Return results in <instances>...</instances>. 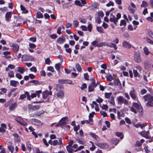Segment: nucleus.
Listing matches in <instances>:
<instances>
[{"mask_svg": "<svg viewBox=\"0 0 153 153\" xmlns=\"http://www.w3.org/2000/svg\"><path fill=\"white\" fill-rule=\"evenodd\" d=\"M132 105L133 107L137 109H139L140 108V105L139 104L135 102H134L132 103Z\"/></svg>", "mask_w": 153, "mask_h": 153, "instance_id": "36", "label": "nucleus"}, {"mask_svg": "<svg viewBox=\"0 0 153 153\" xmlns=\"http://www.w3.org/2000/svg\"><path fill=\"white\" fill-rule=\"evenodd\" d=\"M64 95V93L62 91H60L59 92L56 94L57 97L59 98H62Z\"/></svg>", "mask_w": 153, "mask_h": 153, "instance_id": "28", "label": "nucleus"}, {"mask_svg": "<svg viewBox=\"0 0 153 153\" xmlns=\"http://www.w3.org/2000/svg\"><path fill=\"white\" fill-rule=\"evenodd\" d=\"M8 148L11 153H13V152L14 148L13 146L10 145L8 146Z\"/></svg>", "mask_w": 153, "mask_h": 153, "instance_id": "55", "label": "nucleus"}, {"mask_svg": "<svg viewBox=\"0 0 153 153\" xmlns=\"http://www.w3.org/2000/svg\"><path fill=\"white\" fill-rule=\"evenodd\" d=\"M134 60L135 62L140 63L141 62V60L139 51L135 52L134 54Z\"/></svg>", "mask_w": 153, "mask_h": 153, "instance_id": "2", "label": "nucleus"}, {"mask_svg": "<svg viewBox=\"0 0 153 153\" xmlns=\"http://www.w3.org/2000/svg\"><path fill=\"white\" fill-rule=\"evenodd\" d=\"M33 122L35 123V124L38 126H41L42 125V123L41 121L38 120V119H33Z\"/></svg>", "mask_w": 153, "mask_h": 153, "instance_id": "19", "label": "nucleus"}, {"mask_svg": "<svg viewBox=\"0 0 153 153\" xmlns=\"http://www.w3.org/2000/svg\"><path fill=\"white\" fill-rule=\"evenodd\" d=\"M12 47L14 51L15 52H17L19 48V46L18 44L16 43H13L12 45Z\"/></svg>", "mask_w": 153, "mask_h": 153, "instance_id": "10", "label": "nucleus"}, {"mask_svg": "<svg viewBox=\"0 0 153 153\" xmlns=\"http://www.w3.org/2000/svg\"><path fill=\"white\" fill-rule=\"evenodd\" d=\"M73 25L75 27H77L79 25V22L77 21H74Z\"/></svg>", "mask_w": 153, "mask_h": 153, "instance_id": "54", "label": "nucleus"}, {"mask_svg": "<svg viewBox=\"0 0 153 153\" xmlns=\"http://www.w3.org/2000/svg\"><path fill=\"white\" fill-rule=\"evenodd\" d=\"M100 113L101 114L103 115L104 117H107L108 116L107 113L105 111H100Z\"/></svg>", "mask_w": 153, "mask_h": 153, "instance_id": "53", "label": "nucleus"}, {"mask_svg": "<svg viewBox=\"0 0 153 153\" xmlns=\"http://www.w3.org/2000/svg\"><path fill=\"white\" fill-rule=\"evenodd\" d=\"M79 138L76 139V141H77V142L79 143V144L82 145H84L85 144V142L84 140H80L79 139Z\"/></svg>", "mask_w": 153, "mask_h": 153, "instance_id": "37", "label": "nucleus"}, {"mask_svg": "<svg viewBox=\"0 0 153 153\" xmlns=\"http://www.w3.org/2000/svg\"><path fill=\"white\" fill-rule=\"evenodd\" d=\"M123 46L125 48L128 49H130L131 48V45L129 43L125 41L123 42Z\"/></svg>", "mask_w": 153, "mask_h": 153, "instance_id": "9", "label": "nucleus"}, {"mask_svg": "<svg viewBox=\"0 0 153 153\" xmlns=\"http://www.w3.org/2000/svg\"><path fill=\"white\" fill-rule=\"evenodd\" d=\"M19 83L18 81L14 80H11L10 82V85L14 87H16V84Z\"/></svg>", "mask_w": 153, "mask_h": 153, "instance_id": "14", "label": "nucleus"}, {"mask_svg": "<svg viewBox=\"0 0 153 153\" xmlns=\"http://www.w3.org/2000/svg\"><path fill=\"white\" fill-rule=\"evenodd\" d=\"M87 88V85L86 84L84 83L82 85L80 88L81 90H83L84 89L86 88Z\"/></svg>", "mask_w": 153, "mask_h": 153, "instance_id": "52", "label": "nucleus"}, {"mask_svg": "<svg viewBox=\"0 0 153 153\" xmlns=\"http://www.w3.org/2000/svg\"><path fill=\"white\" fill-rule=\"evenodd\" d=\"M95 21L97 22L98 24H100L101 22V20L100 18L99 17L97 16L95 18Z\"/></svg>", "mask_w": 153, "mask_h": 153, "instance_id": "50", "label": "nucleus"}, {"mask_svg": "<svg viewBox=\"0 0 153 153\" xmlns=\"http://www.w3.org/2000/svg\"><path fill=\"white\" fill-rule=\"evenodd\" d=\"M96 87H94L91 85H89L88 86V91L89 92H91L93 91L94 90V88Z\"/></svg>", "mask_w": 153, "mask_h": 153, "instance_id": "40", "label": "nucleus"}, {"mask_svg": "<svg viewBox=\"0 0 153 153\" xmlns=\"http://www.w3.org/2000/svg\"><path fill=\"white\" fill-rule=\"evenodd\" d=\"M14 136L15 140L17 142H19L20 141V139L19 135L16 133L13 134Z\"/></svg>", "mask_w": 153, "mask_h": 153, "instance_id": "15", "label": "nucleus"}, {"mask_svg": "<svg viewBox=\"0 0 153 153\" xmlns=\"http://www.w3.org/2000/svg\"><path fill=\"white\" fill-rule=\"evenodd\" d=\"M40 106L38 105H33L31 107V108L33 111H35L39 109Z\"/></svg>", "mask_w": 153, "mask_h": 153, "instance_id": "23", "label": "nucleus"}, {"mask_svg": "<svg viewBox=\"0 0 153 153\" xmlns=\"http://www.w3.org/2000/svg\"><path fill=\"white\" fill-rule=\"evenodd\" d=\"M99 7V5L96 2H94L89 7H90L91 9H98Z\"/></svg>", "mask_w": 153, "mask_h": 153, "instance_id": "13", "label": "nucleus"}, {"mask_svg": "<svg viewBox=\"0 0 153 153\" xmlns=\"http://www.w3.org/2000/svg\"><path fill=\"white\" fill-rule=\"evenodd\" d=\"M113 84L115 86H118L119 87L122 88L121 82L119 79H116L114 81Z\"/></svg>", "mask_w": 153, "mask_h": 153, "instance_id": "8", "label": "nucleus"}, {"mask_svg": "<svg viewBox=\"0 0 153 153\" xmlns=\"http://www.w3.org/2000/svg\"><path fill=\"white\" fill-rule=\"evenodd\" d=\"M65 84H72L73 83H72V80L69 79H65Z\"/></svg>", "mask_w": 153, "mask_h": 153, "instance_id": "58", "label": "nucleus"}, {"mask_svg": "<svg viewBox=\"0 0 153 153\" xmlns=\"http://www.w3.org/2000/svg\"><path fill=\"white\" fill-rule=\"evenodd\" d=\"M115 133L116 135L117 136L120 137V139H122L123 138L124 136L122 133L118 132H116Z\"/></svg>", "mask_w": 153, "mask_h": 153, "instance_id": "25", "label": "nucleus"}, {"mask_svg": "<svg viewBox=\"0 0 153 153\" xmlns=\"http://www.w3.org/2000/svg\"><path fill=\"white\" fill-rule=\"evenodd\" d=\"M143 98L145 101H147V102L146 103V105L147 107H153V96L150 94H147L143 97Z\"/></svg>", "mask_w": 153, "mask_h": 153, "instance_id": "1", "label": "nucleus"}, {"mask_svg": "<svg viewBox=\"0 0 153 153\" xmlns=\"http://www.w3.org/2000/svg\"><path fill=\"white\" fill-rule=\"evenodd\" d=\"M148 3L145 1H142L141 6V7H146L148 6Z\"/></svg>", "mask_w": 153, "mask_h": 153, "instance_id": "38", "label": "nucleus"}, {"mask_svg": "<svg viewBox=\"0 0 153 153\" xmlns=\"http://www.w3.org/2000/svg\"><path fill=\"white\" fill-rule=\"evenodd\" d=\"M26 146L27 149L28 150V151L30 152L32 149V145L29 142H27L26 143Z\"/></svg>", "mask_w": 153, "mask_h": 153, "instance_id": "20", "label": "nucleus"}, {"mask_svg": "<svg viewBox=\"0 0 153 153\" xmlns=\"http://www.w3.org/2000/svg\"><path fill=\"white\" fill-rule=\"evenodd\" d=\"M11 12H9L6 13L5 14L6 20L7 21H8L9 19L8 18L11 17Z\"/></svg>", "mask_w": 153, "mask_h": 153, "instance_id": "21", "label": "nucleus"}, {"mask_svg": "<svg viewBox=\"0 0 153 153\" xmlns=\"http://www.w3.org/2000/svg\"><path fill=\"white\" fill-rule=\"evenodd\" d=\"M143 50L144 53L146 55H148L149 54L150 52L149 51L148 48L147 47H144L143 48Z\"/></svg>", "mask_w": 153, "mask_h": 153, "instance_id": "33", "label": "nucleus"}, {"mask_svg": "<svg viewBox=\"0 0 153 153\" xmlns=\"http://www.w3.org/2000/svg\"><path fill=\"white\" fill-rule=\"evenodd\" d=\"M119 142V140L117 139H114L112 140L113 144L117 145Z\"/></svg>", "mask_w": 153, "mask_h": 153, "instance_id": "45", "label": "nucleus"}, {"mask_svg": "<svg viewBox=\"0 0 153 153\" xmlns=\"http://www.w3.org/2000/svg\"><path fill=\"white\" fill-rule=\"evenodd\" d=\"M149 62L148 61H146L144 62V65L145 69H147L148 68V66L149 65Z\"/></svg>", "mask_w": 153, "mask_h": 153, "instance_id": "46", "label": "nucleus"}, {"mask_svg": "<svg viewBox=\"0 0 153 153\" xmlns=\"http://www.w3.org/2000/svg\"><path fill=\"white\" fill-rule=\"evenodd\" d=\"M107 46L110 48H113L115 50L117 49L116 45L113 43H111L110 45H107Z\"/></svg>", "mask_w": 153, "mask_h": 153, "instance_id": "39", "label": "nucleus"}, {"mask_svg": "<svg viewBox=\"0 0 153 153\" xmlns=\"http://www.w3.org/2000/svg\"><path fill=\"white\" fill-rule=\"evenodd\" d=\"M96 28L98 31L102 33H103V29L101 27L97 26Z\"/></svg>", "mask_w": 153, "mask_h": 153, "instance_id": "42", "label": "nucleus"}, {"mask_svg": "<svg viewBox=\"0 0 153 153\" xmlns=\"http://www.w3.org/2000/svg\"><path fill=\"white\" fill-rule=\"evenodd\" d=\"M96 145L100 148L104 149H106L108 147V145L105 143H98L96 144Z\"/></svg>", "mask_w": 153, "mask_h": 153, "instance_id": "6", "label": "nucleus"}, {"mask_svg": "<svg viewBox=\"0 0 153 153\" xmlns=\"http://www.w3.org/2000/svg\"><path fill=\"white\" fill-rule=\"evenodd\" d=\"M36 18H42L43 17V14L40 12L38 11L37 12L36 15Z\"/></svg>", "mask_w": 153, "mask_h": 153, "instance_id": "22", "label": "nucleus"}, {"mask_svg": "<svg viewBox=\"0 0 153 153\" xmlns=\"http://www.w3.org/2000/svg\"><path fill=\"white\" fill-rule=\"evenodd\" d=\"M135 90L134 88H133V90L131 91L129 93V94L131 98L134 100H135L136 99V96L134 94Z\"/></svg>", "mask_w": 153, "mask_h": 153, "instance_id": "11", "label": "nucleus"}, {"mask_svg": "<svg viewBox=\"0 0 153 153\" xmlns=\"http://www.w3.org/2000/svg\"><path fill=\"white\" fill-rule=\"evenodd\" d=\"M79 139H83L84 137L83 136V132L82 130H79Z\"/></svg>", "mask_w": 153, "mask_h": 153, "instance_id": "47", "label": "nucleus"}, {"mask_svg": "<svg viewBox=\"0 0 153 153\" xmlns=\"http://www.w3.org/2000/svg\"><path fill=\"white\" fill-rule=\"evenodd\" d=\"M30 71L31 72H36L37 71V69L36 67L33 66L31 67L30 69Z\"/></svg>", "mask_w": 153, "mask_h": 153, "instance_id": "56", "label": "nucleus"}, {"mask_svg": "<svg viewBox=\"0 0 153 153\" xmlns=\"http://www.w3.org/2000/svg\"><path fill=\"white\" fill-rule=\"evenodd\" d=\"M75 3L76 5L77 6H79L81 7L82 6V4L81 3L80 1L76 0L75 1Z\"/></svg>", "mask_w": 153, "mask_h": 153, "instance_id": "51", "label": "nucleus"}, {"mask_svg": "<svg viewBox=\"0 0 153 153\" xmlns=\"http://www.w3.org/2000/svg\"><path fill=\"white\" fill-rule=\"evenodd\" d=\"M105 45V42H100L98 43V44L97 45V47H102L103 45Z\"/></svg>", "mask_w": 153, "mask_h": 153, "instance_id": "49", "label": "nucleus"}, {"mask_svg": "<svg viewBox=\"0 0 153 153\" xmlns=\"http://www.w3.org/2000/svg\"><path fill=\"white\" fill-rule=\"evenodd\" d=\"M114 5V3L112 1H110L108 3L106 4V5L107 7H110L111 6H113Z\"/></svg>", "mask_w": 153, "mask_h": 153, "instance_id": "64", "label": "nucleus"}, {"mask_svg": "<svg viewBox=\"0 0 153 153\" xmlns=\"http://www.w3.org/2000/svg\"><path fill=\"white\" fill-rule=\"evenodd\" d=\"M27 97V99L29 100H31L30 97V94L29 92L27 91H25L24 94H22L20 95L19 100L20 99L21 100H23L26 97Z\"/></svg>", "mask_w": 153, "mask_h": 153, "instance_id": "4", "label": "nucleus"}, {"mask_svg": "<svg viewBox=\"0 0 153 153\" xmlns=\"http://www.w3.org/2000/svg\"><path fill=\"white\" fill-rule=\"evenodd\" d=\"M24 69L22 67H18V71L21 74H23L24 72Z\"/></svg>", "mask_w": 153, "mask_h": 153, "instance_id": "48", "label": "nucleus"}, {"mask_svg": "<svg viewBox=\"0 0 153 153\" xmlns=\"http://www.w3.org/2000/svg\"><path fill=\"white\" fill-rule=\"evenodd\" d=\"M47 69L48 70L51 71L52 72H53L54 71L53 68L52 66H49L48 67Z\"/></svg>", "mask_w": 153, "mask_h": 153, "instance_id": "59", "label": "nucleus"}, {"mask_svg": "<svg viewBox=\"0 0 153 153\" xmlns=\"http://www.w3.org/2000/svg\"><path fill=\"white\" fill-rule=\"evenodd\" d=\"M65 40V39H64L63 38L59 37L57 39L56 42L59 44H62L64 43Z\"/></svg>", "mask_w": 153, "mask_h": 153, "instance_id": "17", "label": "nucleus"}, {"mask_svg": "<svg viewBox=\"0 0 153 153\" xmlns=\"http://www.w3.org/2000/svg\"><path fill=\"white\" fill-rule=\"evenodd\" d=\"M108 102L113 105H115L114 98L113 96L111 97L110 100L109 101H108Z\"/></svg>", "mask_w": 153, "mask_h": 153, "instance_id": "27", "label": "nucleus"}, {"mask_svg": "<svg viewBox=\"0 0 153 153\" xmlns=\"http://www.w3.org/2000/svg\"><path fill=\"white\" fill-rule=\"evenodd\" d=\"M17 104L16 102L12 104L9 107V110L10 111H13L17 107Z\"/></svg>", "mask_w": 153, "mask_h": 153, "instance_id": "16", "label": "nucleus"}, {"mask_svg": "<svg viewBox=\"0 0 153 153\" xmlns=\"http://www.w3.org/2000/svg\"><path fill=\"white\" fill-rule=\"evenodd\" d=\"M91 82L90 85L93 86L94 87H96L97 86V84H96L95 79L94 78H93L91 79Z\"/></svg>", "mask_w": 153, "mask_h": 153, "instance_id": "35", "label": "nucleus"}, {"mask_svg": "<svg viewBox=\"0 0 153 153\" xmlns=\"http://www.w3.org/2000/svg\"><path fill=\"white\" fill-rule=\"evenodd\" d=\"M66 148L68 152L69 153H73V152L74 150L72 146H66Z\"/></svg>", "mask_w": 153, "mask_h": 153, "instance_id": "18", "label": "nucleus"}, {"mask_svg": "<svg viewBox=\"0 0 153 153\" xmlns=\"http://www.w3.org/2000/svg\"><path fill=\"white\" fill-rule=\"evenodd\" d=\"M67 119L68 117H63L59 121V122L61 124V126H63L66 123V120Z\"/></svg>", "mask_w": 153, "mask_h": 153, "instance_id": "12", "label": "nucleus"}, {"mask_svg": "<svg viewBox=\"0 0 153 153\" xmlns=\"http://www.w3.org/2000/svg\"><path fill=\"white\" fill-rule=\"evenodd\" d=\"M103 100L100 97H99L96 100V101L98 103H100L103 101Z\"/></svg>", "mask_w": 153, "mask_h": 153, "instance_id": "60", "label": "nucleus"}, {"mask_svg": "<svg viewBox=\"0 0 153 153\" xmlns=\"http://www.w3.org/2000/svg\"><path fill=\"white\" fill-rule=\"evenodd\" d=\"M40 75L41 76H46V73L44 70H41L40 71Z\"/></svg>", "mask_w": 153, "mask_h": 153, "instance_id": "62", "label": "nucleus"}, {"mask_svg": "<svg viewBox=\"0 0 153 153\" xmlns=\"http://www.w3.org/2000/svg\"><path fill=\"white\" fill-rule=\"evenodd\" d=\"M75 68L77 71L79 72H80L82 71V68L81 66L79 63H76V64Z\"/></svg>", "mask_w": 153, "mask_h": 153, "instance_id": "29", "label": "nucleus"}, {"mask_svg": "<svg viewBox=\"0 0 153 153\" xmlns=\"http://www.w3.org/2000/svg\"><path fill=\"white\" fill-rule=\"evenodd\" d=\"M133 72L134 74V76L135 77H140V75L139 74L137 70H133Z\"/></svg>", "mask_w": 153, "mask_h": 153, "instance_id": "31", "label": "nucleus"}, {"mask_svg": "<svg viewBox=\"0 0 153 153\" xmlns=\"http://www.w3.org/2000/svg\"><path fill=\"white\" fill-rule=\"evenodd\" d=\"M22 58L24 61L33 60L34 59V58L33 56L27 54L23 55Z\"/></svg>", "mask_w": 153, "mask_h": 153, "instance_id": "5", "label": "nucleus"}, {"mask_svg": "<svg viewBox=\"0 0 153 153\" xmlns=\"http://www.w3.org/2000/svg\"><path fill=\"white\" fill-rule=\"evenodd\" d=\"M126 21L124 20H122L120 21V26H122L123 25H124V26H126Z\"/></svg>", "mask_w": 153, "mask_h": 153, "instance_id": "44", "label": "nucleus"}, {"mask_svg": "<svg viewBox=\"0 0 153 153\" xmlns=\"http://www.w3.org/2000/svg\"><path fill=\"white\" fill-rule=\"evenodd\" d=\"M29 83H33L35 85H37V84L40 85L39 81L36 80H33L30 81Z\"/></svg>", "mask_w": 153, "mask_h": 153, "instance_id": "32", "label": "nucleus"}, {"mask_svg": "<svg viewBox=\"0 0 153 153\" xmlns=\"http://www.w3.org/2000/svg\"><path fill=\"white\" fill-rule=\"evenodd\" d=\"M112 94L111 92L110 93H105V97L106 98H109Z\"/></svg>", "mask_w": 153, "mask_h": 153, "instance_id": "43", "label": "nucleus"}, {"mask_svg": "<svg viewBox=\"0 0 153 153\" xmlns=\"http://www.w3.org/2000/svg\"><path fill=\"white\" fill-rule=\"evenodd\" d=\"M118 102L121 103H124L125 105H128V101L122 96L118 97L117 98Z\"/></svg>", "mask_w": 153, "mask_h": 153, "instance_id": "3", "label": "nucleus"}, {"mask_svg": "<svg viewBox=\"0 0 153 153\" xmlns=\"http://www.w3.org/2000/svg\"><path fill=\"white\" fill-rule=\"evenodd\" d=\"M105 77L107 80L109 81H111L113 79V77L111 74L106 76Z\"/></svg>", "mask_w": 153, "mask_h": 153, "instance_id": "30", "label": "nucleus"}, {"mask_svg": "<svg viewBox=\"0 0 153 153\" xmlns=\"http://www.w3.org/2000/svg\"><path fill=\"white\" fill-rule=\"evenodd\" d=\"M8 76L10 78L13 77L14 76V73L13 71H10L8 72Z\"/></svg>", "mask_w": 153, "mask_h": 153, "instance_id": "34", "label": "nucleus"}, {"mask_svg": "<svg viewBox=\"0 0 153 153\" xmlns=\"http://www.w3.org/2000/svg\"><path fill=\"white\" fill-rule=\"evenodd\" d=\"M100 106L102 108L103 110H106L108 108V106L107 105L105 104H103L102 106H101V104L100 105Z\"/></svg>", "mask_w": 153, "mask_h": 153, "instance_id": "41", "label": "nucleus"}, {"mask_svg": "<svg viewBox=\"0 0 153 153\" xmlns=\"http://www.w3.org/2000/svg\"><path fill=\"white\" fill-rule=\"evenodd\" d=\"M56 90L57 91H62L61 90L63 89V87L60 84H57L56 85Z\"/></svg>", "mask_w": 153, "mask_h": 153, "instance_id": "24", "label": "nucleus"}, {"mask_svg": "<svg viewBox=\"0 0 153 153\" xmlns=\"http://www.w3.org/2000/svg\"><path fill=\"white\" fill-rule=\"evenodd\" d=\"M89 135H91L93 138L95 139V140H97L99 139L98 136L97 135H96L94 133L91 132H90Z\"/></svg>", "mask_w": 153, "mask_h": 153, "instance_id": "26", "label": "nucleus"}, {"mask_svg": "<svg viewBox=\"0 0 153 153\" xmlns=\"http://www.w3.org/2000/svg\"><path fill=\"white\" fill-rule=\"evenodd\" d=\"M149 134V131H142L140 132V134L143 137L146 138H149V136L148 135Z\"/></svg>", "mask_w": 153, "mask_h": 153, "instance_id": "7", "label": "nucleus"}, {"mask_svg": "<svg viewBox=\"0 0 153 153\" xmlns=\"http://www.w3.org/2000/svg\"><path fill=\"white\" fill-rule=\"evenodd\" d=\"M50 37H51V38L52 39H55L57 38V36L56 34H53L50 35Z\"/></svg>", "mask_w": 153, "mask_h": 153, "instance_id": "57", "label": "nucleus"}, {"mask_svg": "<svg viewBox=\"0 0 153 153\" xmlns=\"http://www.w3.org/2000/svg\"><path fill=\"white\" fill-rule=\"evenodd\" d=\"M55 67L57 71H59L60 67L59 64L57 63L55 65Z\"/></svg>", "mask_w": 153, "mask_h": 153, "instance_id": "63", "label": "nucleus"}, {"mask_svg": "<svg viewBox=\"0 0 153 153\" xmlns=\"http://www.w3.org/2000/svg\"><path fill=\"white\" fill-rule=\"evenodd\" d=\"M141 107L139 109V113L141 116H142L143 114V109L142 107L141 106Z\"/></svg>", "mask_w": 153, "mask_h": 153, "instance_id": "61", "label": "nucleus"}]
</instances>
